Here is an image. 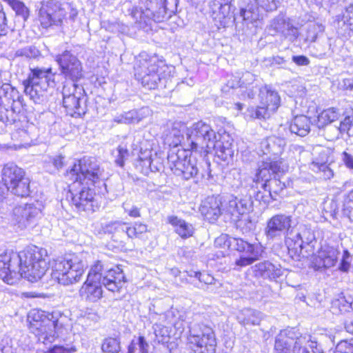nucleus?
Wrapping results in <instances>:
<instances>
[{"instance_id": "f257e3e1", "label": "nucleus", "mask_w": 353, "mask_h": 353, "mask_svg": "<svg viewBox=\"0 0 353 353\" xmlns=\"http://www.w3.org/2000/svg\"><path fill=\"white\" fill-rule=\"evenodd\" d=\"M47 251L37 246H30L17 252L0 255V279L9 285L17 282L20 277L30 282L41 279L48 270Z\"/></svg>"}, {"instance_id": "f03ea898", "label": "nucleus", "mask_w": 353, "mask_h": 353, "mask_svg": "<svg viewBox=\"0 0 353 353\" xmlns=\"http://www.w3.org/2000/svg\"><path fill=\"white\" fill-rule=\"evenodd\" d=\"M67 175L73 181L70 189L72 204L79 212H93L95 193L92 187L101 180L102 170L99 165L90 159L83 158L73 165Z\"/></svg>"}, {"instance_id": "7ed1b4c3", "label": "nucleus", "mask_w": 353, "mask_h": 353, "mask_svg": "<svg viewBox=\"0 0 353 353\" xmlns=\"http://www.w3.org/2000/svg\"><path fill=\"white\" fill-rule=\"evenodd\" d=\"M168 67L164 61L157 55H149L143 52L134 66V75L143 87L151 90L163 83L168 76Z\"/></svg>"}, {"instance_id": "20e7f679", "label": "nucleus", "mask_w": 353, "mask_h": 353, "mask_svg": "<svg viewBox=\"0 0 353 353\" xmlns=\"http://www.w3.org/2000/svg\"><path fill=\"white\" fill-rule=\"evenodd\" d=\"M61 317L59 312L47 313L40 310H32L28 316L29 329L39 341L44 344L52 343L58 337V332L63 326L59 321Z\"/></svg>"}, {"instance_id": "39448f33", "label": "nucleus", "mask_w": 353, "mask_h": 353, "mask_svg": "<svg viewBox=\"0 0 353 353\" xmlns=\"http://www.w3.org/2000/svg\"><path fill=\"white\" fill-rule=\"evenodd\" d=\"M176 0H145L143 6L132 8L130 15L144 28L150 20L160 23L168 19L175 12Z\"/></svg>"}, {"instance_id": "423d86ee", "label": "nucleus", "mask_w": 353, "mask_h": 353, "mask_svg": "<svg viewBox=\"0 0 353 353\" xmlns=\"http://www.w3.org/2000/svg\"><path fill=\"white\" fill-rule=\"evenodd\" d=\"M85 263L77 255L58 258L52 266L51 277L63 285H70L79 282L85 272Z\"/></svg>"}, {"instance_id": "0eeeda50", "label": "nucleus", "mask_w": 353, "mask_h": 353, "mask_svg": "<svg viewBox=\"0 0 353 353\" xmlns=\"http://www.w3.org/2000/svg\"><path fill=\"white\" fill-rule=\"evenodd\" d=\"M23 85L25 94L35 103H40L48 88L55 86V73L51 68H30Z\"/></svg>"}, {"instance_id": "6e6552de", "label": "nucleus", "mask_w": 353, "mask_h": 353, "mask_svg": "<svg viewBox=\"0 0 353 353\" xmlns=\"http://www.w3.org/2000/svg\"><path fill=\"white\" fill-rule=\"evenodd\" d=\"M188 345L194 353H215L216 339L213 329L203 323L189 325Z\"/></svg>"}, {"instance_id": "1a4fd4ad", "label": "nucleus", "mask_w": 353, "mask_h": 353, "mask_svg": "<svg viewBox=\"0 0 353 353\" xmlns=\"http://www.w3.org/2000/svg\"><path fill=\"white\" fill-rule=\"evenodd\" d=\"M67 14L74 21L78 11L71 3L49 0L42 3L39 11V20L43 28H48L53 25H59Z\"/></svg>"}, {"instance_id": "9d476101", "label": "nucleus", "mask_w": 353, "mask_h": 353, "mask_svg": "<svg viewBox=\"0 0 353 353\" xmlns=\"http://www.w3.org/2000/svg\"><path fill=\"white\" fill-rule=\"evenodd\" d=\"M223 242L232 250L241 252L243 254L236 259L235 264L240 267H245L252 264L257 261L262 252V248L259 243H250L241 238L230 237L222 235L215 240V243L221 245Z\"/></svg>"}, {"instance_id": "9b49d317", "label": "nucleus", "mask_w": 353, "mask_h": 353, "mask_svg": "<svg viewBox=\"0 0 353 353\" xmlns=\"http://www.w3.org/2000/svg\"><path fill=\"white\" fill-rule=\"evenodd\" d=\"M1 179L4 185L13 194L26 197L30 194V179L26 172L13 163L6 164L1 170Z\"/></svg>"}, {"instance_id": "f8f14e48", "label": "nucleus", "mask_w": 353, "mask_h": 353, "mask_svg": "<svg viewBox=\"0 0 353 353\" xmlns=\"http://www.w3.org/2000/svg\"><path fill=\"white\" fill-rule=\"evenodd\" d=\"M186 135L185 145L190 147L191 150L194 152L204 149L206 152H209L212 146H214L213 143L216 137H220V134H216L209 124L202 121L194 123L188 128Z\"/></svg>"}, {"instance_id": "ddd939ff", "label": "nucleus", "mask_w": 353, "mask_h": 353, "mask_svg": "<svg viewBox=\"0 0 353 353\" xmlns=\"http://www.w3.org/2000/svg\"><path fill=\"white\" fill-rule=\"evenodd\" d=\"M82 92H84L83 89L75 83H68L63 85V105L68 114L77 117L86 113L85 97Z\"/></svg>"}, {"instance_id": "4468645a", "label": "nucleus", "mask_w": 353, "mask_h": 353, "mask_svg": "<svg viewBox=\"0 0 353 353\" xmlns=\"http://www.w3.org/2000/svg\"><path fill=\"white\" fill-rule=\"evenodd\" d=\"M292 216L285 213L273 215L266 222L264 234L268 241L280 240L282 237L290 239L294 233Z\"/></svg>"}, {"instance_id": "2eb2a0df", "label": "nucleus", "mask_w": 353, "mask_h": 353, "mask_svg": "<svg viewBox=\"0 0 353 353\" xmlns=\"http://www.w3.org/2000/svg\"><path fill=\"white\" fill-rule=\"evenodd\" d=\"M101 265L99 263H94L90 268L86 281L79 290V296L86 301L94 303L103 296L101 284L99 283Z\"/></svg>"}, {"instance_id": "dca6fc26", "label": "nucleus", "mask_w": 353, "mask_h": 353, "mask_svg": "<svg viewBox=\"0 0 353 353\" xmlns=\"http://www.w3.org/2000/svg\"><path fill=\"white\" fill-rule=\"evenodd\" d=\"M55 61L59 65L61 74L72 83H76L83 77L82 63L70 51L65 50L57 54Z\"/></svg>"}, {"instance_id": "f3484780", "label": "nucleus", "mask_w": 353, "mask_h": 353, "mask_svg": "<svg viewBox=\"0 0 353 353\" xmlns=\"http://www.w3.org/2000/svg\"><path fill=\"white\" fill-rule=\"evenodd\" d=\"M101 265V271H99L101 285L112 292H119L125 286L127 280L125 276L119 266H111L103 264L102 261H97Z\"/></svg>"}, {"instance_id": "a211bd4d", "label": "nucleus", "mask_w": 353, "mask_h": 353, "mask_svg": "<svg viewBox=\"0 0 353 353\" xmlns=\"http://www.w3.org/2000/svg\"><path fill=\"white\" fill-rule=\"evenodd\" d=\"M310 341V335H302L294 328L285 329L280 332L275 340V353H290L296 345H306Z\"/></svg>"}, {"instance_id": "6ab92c4d", "label": "nucleus", "mask_w": 353, "mask_h": 353, "mask_svg": "<svg viewBox=\"0 0 353 353\" xmlns=\"http://www.w3.org/2000/svg\"><path fill=\"white\" fill-rule=\"evenodd\" d=\"M41 214V205L26 203L16 206L12 211V221L21 229L34 225Z\"/></svg>"}, {"instance_id": "aec40b11", "label": "nucleus", "mask_w": 353, "mask_h": 353, "mask_svg": "<svg viewBox=\"0 0 353 353\" xmlns=\"http://www.w3.org/2000/svg\"><path fill=\"white\" fill-rule=\"evenodd\" d=\"M285 188V183L281 181L280 174L274 175L272 179H269V181L261 183L258 190H253V196L256 201L268 204L272 201L276 200V196Z\"/></svg>"}, {"instance_id": "412c9836", "label": "nucleus", "mask_w": 353, "mask_h": 353, "mask_svg": "<svg viewBox=\"0 0 353 353\" xmlns=\"http://www.w3.org/2000/svg\"><path fill=\"white\" fill-rule=\"evenodd\" d=\"M288 166L281 161H273L270 162H262L259 166L254 177L252 179L251 190H258L261 183H265L272 179L274 175L284 173Z\"/></svg>"}, {"instance_id": "4be33fe9", "label": "nucleus", "mask_w": 353, "mask_h": 353, "mask_svg": "<svg viewBox=\"0 0 353 353\" xmlns=\"http://www.w3.org/2000/svg\"><path fill=\"white\" fill-rule=\"evenodd\" d=\"M222 198L220 195L208 196L202 201L199 211L209 222H215L223 212Z\"/></svg>"}, {"instance_id": "5701e85b", "label": "nucleus", "mask_w": 353, "mask_h": 353, "mask_svg": "<svg viewBox=\"0 0 353 353\" xmlns=\"http://www.w3.org/2000/svg\"><path fill=\"white\" fill-rule=\"evenodd\" d=\"M103 230L105 234L111 235L112 241L119 248H123L127 241L130 240L127 223L120 221H110L103 226Z\"/></svg>"}, {"instance_id": "b1692460", "label": "nucleus", "mask_w": 353, "mask_h": 353, "mask_svg": "<svg viewBox=\"0 0 353 353\" xmlns=\"http://www.w3.org/2000/svg\"><path fill=\"white\" fill-rule=\"evenodd\" d=\"M339 254V250L329 245H321L315 258V266L317 269L329 268L335 265Z\"/></svg>"}, {"instance_id": "393cba45", "label": "nucleus", "mask_w": 353, "mask_h": 353, "mask_svg": "<svg viewBox=\"0 0 353 353\" xmlns=\"http://www.w3.org/2000/svg\"><path fill=\"white\" fill-rule=\"evenodd\" d=\"M290 239L294 241V245H297L300 251L307 246L314 248L316 243L314 231L310 227L303 224L298 225L295 234L292 233Z\"/></svg>"}, {"instance_id": "a878e982", "label": "nucleus", "mask_w": 353, "mask_h": 353, "mask_svg": "<svg viewBox=\"0 0 353 353\" xmlns=\"http://www.w3.org/2000/svg\"><path fill=\"white\" fill-rule=\"evenodd\" d=\"M190 151H192L190 147H187L186 149L175 147L170 149L168 163L173 174H175L180 168H183L184 163H186L189 158H192Z\"/></svg>"}, {"instance_id": "bb28decb", "label": "nucleus", "mask_w": 353, "mask_h": 353, "mask_svg": "<svg viewBox=\"0 0 353 353\" xmlns=\"http://www.w3.org/2000/svg\"><path fill=\"white\" fill-rule=\"evenodd\" d=\"M253 268L256 276L265 279L275 280L283 274L280 265H274L268 261L259 263Z\"/></svg>"}, {"instance_id": "cd10ccee", "label": "nucleus", "mask_w": 353, "mask_h": 353, "mask_svg": "<svg viewBox=\"0 0 353 353\" xmlns=\"http://www.w3.org/2000/svg\"><path fill=\"white\" fill-rule=\"evenodd\" d=\"M211 150H214L216 157L228 163L232 161L234 150L229 139L225 140V137H216L214 141Z\"/></svg>"}, {"instance_id": "c85d7f7f", "label": "nucleus", "mask_w": 353, "mask_h": 353, "mask_svg": "<svg viewBox=\"0 0 353 353\" xmlns=\"http://www.w3.org/2000/svg\"><path fill=\"white\" fill-rule=\"evenodd\" d=\"M252 195L253 192L250 193L249 196H245L243 198L232 196L228 202V212L232 215L236 214L243 215L249 212L252 208Z\"/></svg>"}, {"instance_id": "c756f323", "label": "nucleus", "mask_w": 353, "mask_h": 353, "mask_svg": "<svg viewBox=\"0 0 353 353\" xmlns=\"http://www.w3.org/2000/svg\"><path fill=\"white\" fill-rule=\"evenodd\" d=\"M286 145V141L283 138L278 137H270L263 139L260 144L261 151L264 154L274 156L281 155Z\"/></svg>"}, {"instance_id": "7c9ffc66", "label": "nucleus", "mask_w": 353, "mask_h": 353, "mask_svg": "<svg viewBox=\"0 0 353 353\" xmlns=\"http://www.w3.org/2000/svg\"><path fill=\"white\" fill-rule=\"evenodd\" d=\"M259 98L261 105H265L269 110L275 112L280 105V97L277 92L269 86L260 89Z\"/></svg>"}, {"instance_id": "2f4dec72", "label": "nucleus", "mask_w": 353, "mask_h": 353, "mask_svg": "<svg viewBox=\"0 0 353 353\" xmlns=\"http://www.w3.org/2000/svg\"><path fill=\"white\" fill-rule=\"evenodd\" d=\"M311 121L309 117L305 115L296 116L289 125L291 133L300 137L306 136L310 131Z\"/></svg>"}, {"instance_id": "473e14b6", "label": "nucleus", "mask_w": 353, "mask_h": 353, "mask_svg": "<svg viewBox=\"0 0 353 353\" xmlns=\"http://www.w3.org/2000/svg\"><path fill=\"white\" fill-rule=\"evenodd\" d=\"M168 221L174 228L176 233L182 239H185L193 236L194 228L191 223L174 216H170Z\"/></svg>"}, {"instance_id": "72a5a7b5", "label": "nucleus", "mask_w": 353, "mask_h": 353, "mask_svg": "<svg viewBox=\"0 0 353 353\" xmlns=\"http://www.w3.org/2000/svg\"><path fill=\"white\" fill-rule=\"evenodd\" d=\"M262 317L263 314L261 312L253 309L245 308L241 310L239 314L237 319L241 324L245 326L248 325H259Z\"/></svg>"}, {"instance_id": "f704fd0d", "label": "nucleus", "mask_w": 353, "mask_h": 353, "mask_svg": "<svg viewBox=\"0 0 353 353\" xmlns=\"http://www.w3.org/2000/svg\"><path fill=\"white\" fill-rule=\"evenodd\" d=\"M331 39L326 37L322 43L317 42L313 48L312 55L319 59L331 57L334 54Z\"/></svg>"}, {"instance_id": "c9c22d12", "label": "nucleus", "mask_w": 353, "mask_h": 353, "mask_svg": "<svg viewBox=\"0 0 353 353\" xmlns=\"http://www.w3.org/2000/svg\"><path fill=\"white\" fill-rule=\"evenodd\" d=\"M199 174V171L196 161L194 159L189 158V160L184 163L183 168H180L174 174L185 180H188L196 176Z\"/></svg>"}, {"instance_id": "e433bc0d", "label": "nucleus", "mask_w": 353, "mask_h": 353, "mask_svg": "<svg viewBox=\"0 0 353 353\" xmlns=\"http://www.w3.org/2000/svg\"><path fill=\"white\" fill-rule=\"evenodd\" d=\"M164 136L165 143L169 145L170 148H179V145L183 139V132L175 125L169 129Z\"/></svg>"}, {"instance_id": "4c0bfd02", "label": "nucleus", "mask_w": 353, "mask_h": 353, "mask_svg": "<svg viewBox=\"0 0 353 353\" xmlns=\"http://www.w3.org/2000/svg\"><path fill=\"white\" fill-rule=\"evenodd\" d=\"M332 310L333 313L336 310L341 313L349 312L353 310V299L351 296H341L332 301Z\"/></svg>"}, {"instance_id": "58836bf2", "label": "nucleus", "mask_w": 353, "mask_h": 353, "mask_svg": "<svg viewBox=\"0 0 353 353\" xmlns=\"http://www.w3.org/2000/svg\"><path fill=\"white\" fill-rule=\"evenodd\" d=\"M341 113L337 108H330L322 111L318 116V126L322 128L337 120Z\"/></svg>"}, {"instance_id": "ea45409f", "label": "nucleus", "mask_w": 353, "mask_h": 353, "mask_svg": "<svg viewBox=\"0 0 353 353\" xmlns=\"http://www.w3.org/2000/svg\"><path fill=\"white\" fill-rule=\"evenodd\" d=\"M149 109L148 108H143L139 110H131L125 113V116H122L119 122L125 123H139L142 119L149 114Z\"/></svg>"}, {"instance_id": "a19ab883", "label": "nucleus", "mask_w": 353, "mask_h": 353, "mask_svg": "<svg viewBox=\"0 0 353 353\" xmlns=\"http://www.w3.org/2000/svg\"><path fill=\"white\" fill-rule=\"evenodd\" d=\"M288 23L283 17H277L274 18L267 27V32L270 35H275L278 33H283L285 32Z\"/></svg>"}, {"instance_id": "79ce46f5", "label": "nucleus", "mask_w": 353, "mask_h": 353, "mask_svg": "<svg viewBox=\"0 0 353 353\" xmlns=\"http://www.w3.org/2000/svg\"><path fill=\"white\" fill-rule=\"evenodd\" d=\"M325 27L323 24L316 22L310 23L307 27L306 41L315 42L316 39L323 34Z\"/></svg>"}, {"instance_id": "37998d69", "label": "nucleus", "mask_w": 353, "mask_h": 353, "mask_svg": "<svg viewBox=\"0 0 353 353\" xmlns=\"http://www.w3.org/2000/svg\"><path fill=\"white\" fill-rule=\"evenodd\" d=\"M274 112L269 110L265 105H260L256 108L250 107L247 110V115L254 119H266L268 118L272 113Z\"/></svg>"}, {"instance_id": "c03bdc74", "label": "nucleus", "mask_w": 353, "mask_h": 353, "mask_svg": "<svg viewBox=\"0 0 353 353\" xmlns=\"http://www.w3.org/2000/svg\"><path fill=\"white\" fill-rule=\"evenodd\" d=\"M150 345L143 336H139L137 341H132L128 346V353H149Z\"/></svg>"}, {"instance_id": "a18cd8bd", "label": "nucleus", "mask_w": 353, "mask_h": 353, "mask_svg": "<svg viewBox=\"0 0 353 353\" xmlns=\"http://www.w3.org/2000/svg\"><path fill=\"white\" fill-rule=\"evenodd\" d=\"M17 119V114L14 108L10 109L0 105V121L6 125L14 123Z\"/></svg>"}, {"instance_id": "49530a36", "label": "nucleus", "mask_w": 353, "mask_h": 353, "mask_svg": "<svg viewBox=\"0 0 353 353\" xmlns=\"http://www.w3.org/2000/svg\"><path fill=\"white\" fill-rule=\"evenodd\" d=\"M310 169L316 173H322L324 179H330L333 176V171L325 163L313 161L310 166Z\"/></svg>"}, {"instance_id": "de8ad7c7", "label": "nucleus", "mask_w": 353, "mask_h": 353, "mask_svg": "<svg viewBox=\"0 0 353 353\" xmlns=\"http://www.w3.org/2000/svg\"><path fill=\"white\" fill-rule=\"evenodd\" d=\"M101 350L104 353H118L121 350L120 341L117 338H106L101 345Z\"/></svg>"}, {"instance_id": "09e8293b", "label": "nucleus", "mask_w": 353, "mask_h": 353, "mask_svg": "<svg viewBox=\"0 0 353 353\" xmlns=\"http://www.w3.org/2000/svg\"><path fill=\"white\" fill-rule=\"evenodd\" d=\"M343 213L353 222V189L344 195Z\"/></svg>"}, {"instance_id": "8fccbe9b", "label": "nucleus", "mask_w": 353, "mask_h": 353, "mask_svg": "<svg viewBox=\"0 0 353 353\" xmlns=\"http://www.w3.org/2000/svg\"><path fill=\"white\" fill-rule=\"evenodd\" d=\"M148 232V226L140 222H135L132 225L128 224V237L130 239L141 238Z\"/></svg>"}, {"instance_id": "3c124183", "label": "nucleus", "mask_w": 353, "mask_h": 353, "mask_svg": "<svg viewBox=\"0 0 353 353\" xmlns=\"http://www.w3.org/2000/svg\"><path fill=\"white\" fill-rule=\"evenodd\" d=\"M8 5L14 10L17 15L21 17L26 21L29 17L30 11L26 5L19 0H12Z\"/></svg>"}, {"instance_id": "603ef678", "label": "nucleus", "mask_w": 353, "mask_h": 353, "mask_svg": "<svg viewBox=\"0 0 353 353\" xmlns=\"http://www.w3.org/2000/svg\"><path fill=\"white\" fill-rule=\"evenodd\" d=\"M309 347L306 345H296L292 349V353H323V350L319 347L316 342L310 340Z\"/></svg>"}, {"instance_id": "864d4df0", "label": "nucleus", "mask_w": 353, "mask_h": 353, "mask_svg": "<svg viewBox=\"0 0 353 353\" xmlns=\"http://www.w3.org/2000/svg\"><path fill=\"white\" fill-rule=\"evenodd\" d=\"M40 55L39 50L32 46L19 49L15 52L16 57H24L28 59L37 58Z\"/></svg>"}, {"instance_id": "5fc2aeb1", "label": "nucleus", "mask_w": 353, "mask_h": 353, "mask_svg": "<svg viewBox=\"0 0 353 353\" xmlns=\"http://www.w3.org/2000/svg\"><path fill=\"white\" fill-rule=\"evenodd\" d=\"M341 133H346L349 137L353 136V117H346L340 122L339 128Z\"/></svg>"}, {"instance_id": "6e6d98bb", "label": "nucleus", "mask_w": 353, "mask_h": 353, "mask_svg": "<svg viewBox=\"0 0 353 353\" xmlns=\"http://www.w3.org/2000/svg\"><path fill=\"white\" fill-rule=\"evenodd\" d=\"M334 353H353V339L341 341L336 345Z\"/></svg>"}, {"instance_id": "4d7b16f0", "label": "nucleus", "mask_w": 353, "mask_h": 353, "mask_svg": "<svg viewBox=\"0 0 353 353\" xmlns=\"http://www.w3.org/2000/svg\"><path fill=\"white\" fill-rule=\"evenodd\" d=\"M237 228H239L243 233H248L253 230L256 227L254 221L250 219V217L239 219L236 223Z\"/></svg>"}, {"instance_id": "13d9d810", "label": "nucleus", "mask_w": 353, "mask_h": 353, "mask_svg": "<svg viewBox=\"0 0 353 353\" xmlns=\"http://www.w3.org/2000/svg\"><path fill=\"white\" fill-rule=\"evenodd\" d=\"M259 6L261 7L265 11L276 10L281 2V0H255Z\"/></svg>"}, {"instance_id": "bf43d9fd", "label": "nucleus", "mask_w": 353, "mask_h": 353, "mask_svg": "<svg viewBox=\"0 0 353 353\" xmlns=\"http://www.w3.org/2000/svg\"><path fill=\"white\" fill-rule=\"evenodd\" d=\"M163 169V165L161 161V160L158 158L157 157H155L154 158H152L151 166L150 168H145L142 170V173L145 175H148L150 172H160Z\"/></svg>"}, {"instance_id": "052dcab7", "label": "nucleus", "mask_w": 353, "mask_h": 353, "mask_svg": "<svg viewBox=\"0 0 353 353\" xmlns=\"http://www.w3.org/2000/svg\"><path fill=\"white\" fill-rule=\"evenodd\" d=\"M77 352V348L73 346H63V345H54L50 348L45 353H74Z\"/></svg>"}, {"instance_id": "680f3d73", "label": "nucleus", "mask_w": 353, "mask_h": 353, "mask_svg": "<svg viewBox=\"0 0 353 353\" xmlns=\"http://www.w3.org/2000/svg\"><path fill=\"white\" fill-rule=\"evenodd\" d=\"M299 30L298 28L292 26L290 23H288V26L286 27L285 32L283 33V35L288 39L291 42L294 41L297 37H299Z\"/></svg>"}, {"instance_id": "e2e57ef3", "label": "nucleus", "mask_w": 353, "mask_h": 353, "mask_svg": "<svg viewBox=\"0 0 353 353\" xmlns=\"http://www.w3.org/2000/svg\"><path fill=\"white\" fill-rule=\"evenodd\" d=\"M117 150L118 156L115 159V163L119 166L123 167L125 160L128 158L129 155L128 150L121 145H119L118 147Z\"/></svg>"}, {"instance_id": "0e129e2a", "label": "nucleus", "mask_w": 353, "mask_h": 353, "mask_svg": "<svg viewBox=\"0 0 353 353\" xmlns=\"http://www.w3.org/2000/svg\"><path fill=\"white\" fill-rule=\"evenodd\" d=\"M123 208L125 212L132 218H137L141 216L139 208L135 205H130L129 203H124Z\"/></svg>"}, {"instance_id": "69168bd1", "label": "nucleus", "mask_w": 353, "mask_h": 353, "mask_svg": "<svg viewBox=\"0 0 353 353\" xmlns=\"http://www.w3.org/2000/svg\"><path fill=\"white\" fill-rule=\"evenodd\" d=\"M341 159L346 168L353 172V155L347 151H344L341 154Z\"/></svg>"}, {"instance_id": "338daca9", "label": "nucleus", "mask_w": 353, "mask_h": 353, "mask_svg": "<svg viewBox=\"0 0 353 353\" xmlns=\"http://www.w3.org/2000/svg\"><path fill=\"white\" fill-rule=\"evenodd\" d=\"M343 17L350 26V29L353 30V3L346 8Z\"/></svg>"}, {"instance_id": "774afa93", "label": "nucleus", "mask_w": 353, "mask_h": 353, "mask_svg": "<svg viewBox=\"0 0 353 353\" xmlns=\"http://www.w3.org/2000/svg\"><path fill=\"white\" fill-rule=\"evenodd\" d=\"M0 351L1 353H13L10 340L8 338L3 339L0 342Z\"/></svg>"}]
</instances>
